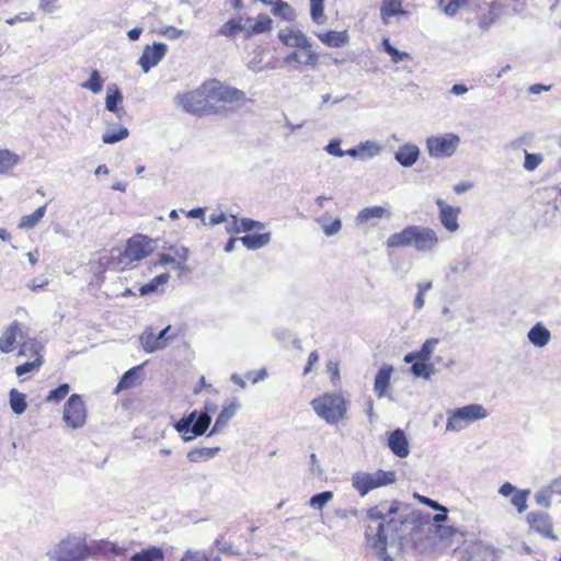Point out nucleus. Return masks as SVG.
I'll list each match as a JSON object with an SVG mask.
<instances>
[{"instance_id":"nucleus-4","label":"nucleus","mask_w":561,"mask_h":561,"mask_svg":"<svg viewBox=\"0 0 561 561\" xmlns=\"http://www.w3.org/2000/svg\"><path fill=\"white\" fill-rule=\"evenodd\" d=\"M205 89L206 92H208L209 103L213 107V114L225 113V104L240 102L245 96L243 91L225 85L218 81H210L205 83Z\"/></svg>"},{"instance_id":"nucleus-40","label":"nucleus","mask_w":561,"mask_h":561,"mask_svg":"<svg viewBox=\"0 0 561 561\" xmlns=\"http://www.w3.org/2000/svg\"><path fill=\"white\" fill-rule=\"evenodd\" d=\"M45 211H46V206H41L33 214L23 216L20 220L19 228H21V229L34 228L39 222V220L44 217Z\"/></svg>"},{"instance_id":"nucleus-62","label":"nucleus","mask_w":561,"mask_h":561,"mask_svg":"<svg viewBox=\"0 0 561 561\" xmlns=\"http://www.w3.org/2000/svg\"><path fill=\"white\" fill-rule=\"evenodd\" d=\"M183 33H184V31L179 30V28H176L174 26H168V27H165L164 30H162L160 32L161 35L167 36V37H169L171 39L179 38Z\"/></svg>"},{"instance_id":"nucleus-39","label":"nucleus","mask_w":561,"mask_h":561,"mask_svg":"<svg viewBox=\"0 0 561 561\" xmlns=\"http://www.w3.org/2000/svg\"><path fill=\"white\" fill-rule=\"evenodd\" d=\"M198 414H199V412H197L195 410V411L191 412L188 415H186V416L182 417L181 420H179L174 424L175 430L180 434H182V437L183 436H191L192 435V426L195 423V421L197 420Z\"/></svg>"},{"instance_id":"nucleus-36","label":"nucleus","mask_w":561,"mask_h":561,"mask_svg":"<svg viewBox=\"0 0 561 561\" xmlns=\"http://www.w3.org/2000/svg\"><path fill=\"white\" fill-rule=\"evenodd\" d=\"M20 161V157L8 150H0V174L9 173Z\"/></svg>"},{"instance_id":"nucleus-60","label":"nucleus","mask_w":561,"mask_h":561,"mask_svg":"<svg viewBox=\"0 0 561 561\" xmlns=\"http://www.w3.org/2000/svg\"><path fill=\"white\" fill-rule=\"evenodd\" d=\"M58 8V0H41L39 2V9L46 13H53Z\"/></svg>"},{"instance_id":"nucleus-52","label":"nucleus","mask_w":561,"mask_h":561,"mask_svg":"<svg viewBox=\"0 0 561 561\" xmlns=\"http://www.w3.org/2000/svg\"><path fill=\"white\" fill-rule=\"evenodd\" d=\"M69 389H70V387H69L68 383L60 385L56 389L49 391L48 396L46 397V402H59V401H61L68 394Z\"/></svg>"},{"instance_id":"nucleus-56","label":"nucleus","mask_w":561,"mask_h":561,"mask_svg":"<svg viewBox=\"0 0 561 561\" xmlns=\"http://www.w3.org/2000/svg\"><path fill=\"white\" fill-rule=\"evenodd\" d=\"M341 139L334 138L329 141V144L324 147V150L333 157L342 158L345 156L344 150L340 148Z\"/></svg>"},{"instance_id":"nucleus-12","label":"nucleus","mask_w":561,"mask_h":561,"mask_svg":"<svg viewBox=\"0 0 561 561\" xmlns=\"http://www.w3.org/2000/svg\"><path fill=\"white\" fill-rule=\"evenodd\" d=\"M168 46L164 43H154L152 46H146L138 65L142 71L147 73L151 68L157 66L167 55Z\"/></svg>"},{"instance_id":"nucleus-29","label":"nucleus","mask_w":561,"mask_h":561,"mask_svg":"<svg viewBox=\"0 0 561 561\" xmlns=\"http://www.w3.org/2000/svg\"><path fill=\"white\" fill-rule=\"evenodd\" d=\"M318 38L329 47L340 48L347 43V33L337 32V31H329L327 33L317 34Z\"/></svg>"},{"instance_id":"nucleus-48","label":"nucleus","mask_w":561,"mask_h":561,"mask_svg":"<svg viewBox=\"0 0 561 561\" xmlns=\"http://www.w3.org/2000/svg\"><path fill=\"white\" fill-rule=\"evenodd\" d=\"M530 494L529 490H517L512 499L511 503L513 506H515L518 511V513H523L527 508V499Z\"/></svg>"},{"instance_id":"nucleus-63","label":"nucleus","mask_w":561,"mask_h":561,"mask_svg":"<svg viewBox=\"0 0 561 561\" xmlns=\"http://www.w3.org/2000/svg\"><path fill=\"white\" fill-rule=\"evenodd\" d=\"M284 64L288 66L294 64L302 65V56L297 51H293L284 58Z\"/></svg>"},{"instance_id":"nucleus-2","label":"nucleus","mask_w":561,"mask_h":561,"mask_svg":"<svg viewBox=\"0 0 561 561\" xmlns=\"http://www.w3.org/2000/svg\"><path fill=\"white\" fill-rule=\"evenodd\" d=\"M152 251L151 240L146 236L136 234L127 241L124 252L112 257L110 265L112 268L124 271L133 263L147 257Z\"/></svg>"},{"instance_id":"nucleus-7","label":"nucleus","mask_w":561,"mask_h":561,"mask_svg":"<svg viewBox=\"0 0 561 561\" xmlns=\"http://www.w3.org/2000/svg\"><path fill=\"white\" fill-rule=\"evenodd\" d=\"M397 480L396 471L377 470L375 472H355L352 476V485L365 496L371 490L394 483Z\"/></svg>"},{"instance_id":"nucleus-46","label":"nucleus","mask_w":561,"mask_h":561,"mask_svg":"<svg viewBox=\"0 0 561 561\" xmlns=\"http://www.w3.org/2000/svg\"><path fill=\"white\" fill-rule=\"evenodd\" d=\"M128 135L129 131L126 127H119L116 130H108L104 133L102 136V140L104 144L112 145L127 138Z\"/></svg>"},{"instance_id":"nucleus-25","label":"nucleus","mask_w":561,"mask_h":561,"mask_svg":"<svg viewBox=\"0 0 561 561\" xmlns=\"http://www.w3.org/2000/svg\"><path fill=\"white\" fill-rule=\"evenodd\" d=\"M527 337L533 345L545 347L551 340V333L541 322H537L528 331Z\"/></svg>"},{"instance_id":"nucleus-13","label":"nucleus","mask_w":561,"mask_h":561,"mask_svg":"<svg viewBox=\"0 0 561 561\" xmlns=\"http://www.w3.org/2000/svg\"><path fill=\"white\" fill-rule=\"evenodd\" d=\"M527 522L533 530L542 537L557 540L552 530V522L549 514L545 512H530L527 515Z\"/></svg>"},{"instance_id":"nucleus-44","label":"nucleus","mask_w":561,"mask_h":561,"mask_svg":"<svg viewBox=\"0 0 561 561\" xmlns=\"http://www.w3.org/2000/svg\"><path fill=\"white\" fill-rule=\"evenodd\" d=\"M245 25L243 26L239 20H229L226 22L219 30V34L226 37H233L239 32L244 31Z\"/></svg>"},{"instance_id":"nucleus-24","label":"nucleus","mask_w":561,"mask_h":561,"mask_svg":"<svg viewBox=\"0 0 561 561\" xmlns=\"http://www.w3.org/2000/svg\"><path fill=\"white\" fill-rule=\"evenodd\" d=\"M392 371L393 368L390 365H386L378 370L374 382V391L378 398L386 396L387 389L390 386Z\"/></svg>"},{"instance_id":"nucleus-20","label":"nucleus","mask_w":561,"mask_h":561,"mask_svg":"<svg viewBox=\"0 0 561 561\" xmlns=\"http://www.w3.org/2000/svg\"><path fill=\"white\" fill-rule=\"evenodd\" d=\"M388 446L391 451L400 458L407 457L410 453L407 436L400 428L390 434L388 438Z\"/></svg>"},{"instance_id":"nucleus-31","label":"nucleus","mask_w":561,"mask_h":561,"mask_svg":"<svg viewBox=\"0 0 561 561\" xmlns=\"http://www.w3.org/2000/svg\"><path fill=\"white\" fill-rule=\"evenodd\" d=\"M240 241L248 250H257L267 245L271 241V233L247 234L240 238Z\"/></svg>"},{"instance_id":"nucleus-51","label":"nucleus","mask_w":561,"mask_h":561,"mask_svg":"<svg viewBox=\"0 0 561 561\" xmlns=\"http://www.w3.org/2000/svg\"><path fill=\"white\" fill-rule=\"evenodd\" d=\"M466 3L467 0H450L446 5H444V0H439L438 7L444 11L445 14L454 16Z\"/></svg>"},{"instance_id":"nucleus-14","label":"nucleus","mask_w":561,"mask_h":561,"mask_svg":"<svg viewBox=\"0 0 561 561\" xmlns=\"http://www.w3.org/2000/svg\"><path fill=\"white\" fill-rule=\"evenodd\" d=\"M439 209V220L444 228L449 232H455L459 229L458 217L460 207H454L445 203L442 198L436 201Z\"/></svg>"},{"instance_id":"nucleus-57","label":"nucleus","mask_w":561,"mask_h":561,"mask_svg":"<svg viewBox=\"0 0 561 561\" xmlns=\"http://www.w3.org/2000/svg\"><path fill=\"white\" fill-rule=\"evenodd\" d=\"M239 222H240V230L244 231V232L251 231L253 229L261 230L264 228V225L261 221H256L251 218H242V219H240Z\"/></svg>"},{"instance_id":"nucleus-49","label":"nucleus","mask_w":561,"mask_h":561,"mask_svg":"<svg viewBox=\"0 0 561 561\" xmlns=\"http://www.w3.org/2000/svg\"><path fill=\"white\" fill-rule=\"evenodd\" d=\"M333 499V493L331 491H324L318 494H314L309 504L312 508L322 511V508Z\"/></svg>"},{"instance_id":"nucleus-35","label":"nucleus","mask_w":561,"mask_h":561,"mask_svg":"<svg viewBox=\"0 0 561 561\" xmlns=\"http://www.w3.org/2000/svg\"><path fill=\"white\" fill-rule=\"evenodd\" d=\"M330 216L328 214L318 218V224L321 226L325 236L331 237L339 233L342 229V221L340 218H335L330 220Z\"/></svg>"},{"instance_id":"nucleus-38","label":"nucleus","mask_w":561,"mask_h":561,"mask_svg":"<svg viewBox=\"0 0 561 561\" xmlns=\"http://www.w3.org/2000/svg\"><path fill=\"white\" fill-rule=\"evenodd\" d=\"M411 373L415 377H422L424 379H430L432 375L435 373V366L427 360H414L412 362Z\"/></svg>"},{"instance_id":"nucleus-34","label":"nucleus","mask_w":561,"mask_h":561,"mask_svg":"<svg viewBox=\"0 0 561 561\" xmlns=\"http://www.w3.org/2000/svg\"><path fill=\"white\" fill-rule=\"evenodd\" d=\"M10 408L15 414H22L27 408L26 396L16 389H11L9 392Z\"/></svg>"},{"instance_id":"nucleus-9","label":"nucleus","mask_w":561,"mask_h":561,"mask_svg":"<svg viewBox=\"0 0 561 561\" xmlns=\"http://www.w3.org/2000/svg\"><path fill=\"white\" fill-rule=\"evenodd\" d=\"M179 103L182 105L185 112L194 115L202 116L213 114V107L209 103L208 92H206L205 83L194 91L180 95Z\"/></svg>"},{"instance_id":"nucleus-18","label":"nucleus","mask_w":561,"mask_h":561,"mask_svg":"<svg viewBox=\"0 0 561 561\" xmlns=\"http://www.w3.org/2000/svg\"><path fill=\"white\" fill-rule=\"evenodd\" d=\"M123 103V94L115 83H110L106 87L105 108L115 113L118 118L125 114L124 108L118 106Z\"/></svg>"},{"instance_id":"nucleus-41","label":"nucleus","mask_w":561,"mask_h":561,"mask_svg":"<svg viewBox=\"0 0 561 561\" xmlns=\"http://www.w3.org/2000/svg\"><path fill=\"white\" fill-rule=\"evenodd\" d=\"M359 150L362 152V161H365L378 156L382 150V146L377 141L366 140L359 144Z\"/></svg>"},{"instance_id":"nucleus-30","label":"nucleus","mask_w":561,"mask_h":561,"mask_svg":"<svg viewBox=\"0 0 561 561\" xmlns=\"http://www.w3.org/2000/svg\"><path fill=\"white\" fill-rule=\"evenodd\" d=\"M211 422V416L208 414V411H201L197 420L192 426V435L191 436H183L184 442H191L196 436L203 435L207 428L209 427Z\"/></svg>"},{"instance_id":"nucleus-8","label":"nucleus","mask_w":561,"mask_h":561,"mask_svg":"<svg viewBox=\"0 0 561 561\" xmlns=\"http://www.w3.org/2000/svg\"><path fill=\"white\" fill-rule=\"evenodd\" d=\"M402 525L403 522L401 519L390 518L387 523H380L377 533L369 539L370 547L382 561H392V558L387 552L388 536L389 534L398 533Z\"/></svg>"},{"instance_id":"nucleus-37","label":"nucleus","mask_w":561,"mask_h":561,"mask_svg":"<svg viewBox=\"0 0 561 561\" xmlns=\"http://www.w3.org/2000/svg\"><path fill=\"white\" fill-rule=\"evenodd\" d=\"M130 561H164V554L160 548L150 547L134 554Z\"/></svg>"},{"instance_id":"nucleus-26","label":"nucleus","mask_w":561,"mask_h":561,"mask_svg":"<svg viewBox=\"0 0 561 561\" xmlns=\"http://www.w3.org/2000/svg\"><path fill=\"white\" fill-rule=\"evenodd\" d=\"M408 11L402 9L401 0H383L380 8V18L385 25L389 24V19L394 15H408Z\"/></svg>"},{"instance_id":"nucleus-59","label":"nucleus","mask_w":561,"mask_h":561,"mask_svg":"<svg viewBox=\"0 0 561 561\" xmlns=\"http://www.w3.org/2000/svg\"><path fill=\"white\" fill-rule=\"evenodd\" d=\"M306 51L301 54L302 56V65L306 66H316L318 62V54L311 50L310 48H305Z\"/></svg>"},{"instance_id":"nucleus-42","label":"nucleus","mask_w":561,"mask_h":561,"mask_svg":"<svg viewBox=\"0 0 561 561\" xmlns=\"http://www.w3.org/2000/svg\"><path fill=\"white\" fill-rule=\"evenodd\" d=\"M140 367H134L127 370L121 378L116 390L129 389L136 385V380L139 377Z\"/></svg>"},{"instance_id":"nucleus-53","label":"nucleus","mask_w":561,"mask_h":561,"mask_svg":"<svg viewBox=\"0 0 561 561\" xmlns=\"http://www.w3.org/2000/svg\"><path fill=\"white\" fill-rule=\"evenodd\" d=\"M552 491L549 488V485L546 489H541L538 491L535 495L536 503L539 506H542L545 508H549L551 506V495Z\"/></svg>"},{"instance_id":"nucleus-32","label":"nucleus","mask_w":561,"mask_h":561,"mask_svg":"<svg viewBox=\"0 0 561 561\" xmlns=\"http://www.w3.org/2000/svg\"><path fill=\"white\" fill-rule=\"evenodd\" d=\"M219 451V447L193 448L187 453V459L191 462L207 461L214 458Z\"/></svg>"},{"instance_id":"nucleus-27","label":"nucleus","mask_w":561,"mask_h":561,"mask_svg":"<svg viewBox=\"0 0 561 561\" xmlns=\"http://www.w3.org/2000/svg\"><path fill=\"white\" fill-rule=\"evenodd\" d=\"M239 409V404L236 402L230 403L227 407H224L218 417L216 419L215 425L211 428L209 436L220 433L229 423V421L234 416Z\"/></svg>"},{"instance_id":"nucleus-58","label":"nucleus","mask_w":561,"mask_h":561,"mask_svg":"<svg viewBox=\"0 0 561 561\" xmlns=\"http://www.w3.org/2000/svg\"><path fill=\"white\" fill-rule=\"evenodd\" d=\"M101 549L103 552H112L115 556H123L126 551L125 548L110 541L102 542Z\"/></svg>"},{"instance_id":"nucleus-28","label":"nucleus","mask_w":561,"mask_h":561,"mask_svg":"<svg viewBox=\"0 0 561 561\" xmlns=\"http://www.w3.org/2000/svg\"><path fill=\"white\" fill-rule=\"evenodd\" d=\"M21 333L20 325L16 321L12 322L0 337V351L10 353L16 342L18 335Z\"/></svg>"},{"instance_id":"nucleus-47","label":"nucleus","mask_w":561,"mask_h":561,"mask_svg":"<svg viewBox=\"0 0 561 561\" xmlns=\"http://www.w3.org/2000/svg\"><path fill=\"white\" fill-rule=\"evenodd\" d=\"M383 50L391 57L392 62L398 64L404 59H408L410 56L405 51H400L396 47H393L388 38L382 41Z\"/></svg>"},{"instance_id":"nucleus-45","label":"nucleus","mask_w":561,"mask_h":561,"mask_svg":"<svg viewBox=\"0 0 561 561\" xmlns=\"http://www.w3.org/2000/svg\"><path fill=\"white\" fill-rule=\"evenodd\" d=\"M272 12L275 15H279L282 19L287 20V21L293 20L295 16V13H294V10L291 9V7L283 0H277L274 3Z\"/></svg>"},{"instance_id":"nucleus-23","label":"nucleus","mask_w":561,"mask_h":561,"mask_svg":"<svg viewBox=\"0 0 561 561\" xmlns=\"http://www.w3.org/2000/svg\"><path fill=\"white\" fill-rule=\"evenodd\" d=\"M439 343V340L436 339V337H432V339H428L426 340L422 347L420 348V351L417 352H411V353H408L405 356H404V362L405 363H412L414 360H430L437 344Z\"/></svg>"},{"instance_id":"nucleus-6","label":"nucleus","mask_w":561,"mask_h":561,"mask_svg":"<svg viewBox=\"0 0 561 561\" xmlns=\"http://www.w3.org/2000/svg\"><path fill=\"white\" fill-rule=\"evenodd\" d=\"M486 409L479 403H471L462 408L448 411L446 423L447 432H460L469 424L488 417Z\"/></svg>"},{"instance_id":"nucleus-17","label":"nucleus","mask_w":561,"mask_h":561,"mask_svg":"<svg viewBox=\"0 0 561 561\" xmlns=\"http://www.w3.org/2000/svg\"><path fill=\"white\" fill-rule=\"evenodd\" d=\"M392 213L389 208L383 206H369L363 208L356 216L357 225L371 224L376 225L382 218L389 219Z\"/></svg>"},{"instance_id":"nucleus-64","label":"nucleus","mask_w":561,"mask_h":561,"mask_svg":"<svg viewBox=\"0 0 561 561\" xmlns=\"http://www.w3.org/2000/svg\"><path fill=\"white\" fill-rule=\"evenodd\" d=\"M549 488L551 489L553 494L561 495V476L556 478V479H553L550 482Z\"/></svg>"},{"instance_id":"nucleus-5","label":"nucleus","mask_w":561,"mask_h":561,"mask_svg":"<svg viewBox=\"0 0 561 561\" xmlns=\"http://www.w3.org/2000/svg\"><path fill=\"white\" fill-rule=\"evenodd\" d=\"M316 413L329 424H336L346 413V401L336 393H327L311 401Z\"/></svg>"},{"instance_id":"nucleus-33","label":"nucleus","mask_w":561,"mask_h":561,"mask_svg":"<svg viewBox=\"0 0 561 561\" xmlns=\"http://www.w3.org/2000/svg\"><path fill=\"white\" fill-rule=\"evenodd\" d=\"M170 279V275L168 273L158 275L153 277L149 283L145 284L140 287L139 291L141 296H147L153 293L163 291V287Z\"/></svg>"},{"instance_id":"nucleus-50","label":"nucleus","mask_w":561,"mask_h":561,"mask_svg":"<svg viewBox=\"0 0 561 561\" xmlns=\"http://www.w3.org/2000/svg\"><path fill=\"white\" fill-rule=\"evenodd\" d=\"M543 161V156L541 153H529L525 151V160H524V169L526 171H535Z\"/></svg>"},{"instance_id":"nucleus-16","label":"nucleus","mask_w":561,"mask_h":561,"mask_svg":"<svg viewBox=\"0 0 561 561\" xmlns=\"http://www.w3.org/2000/svg\"><path fill=\"white\" fill-rule=\"evenodd\" d=\"M279 41L289 47L296 48H311V43L307 35L300 30L285 28L278 32Z\"/></svg>"},{"instance_id":"nucleus-55","label":"nucleus","mask_w":561,"mask_h":561,"mask_svg":"<svg viewBox=\"0 0 561 561\" xmlns=\"http://www.w3.org/2000/svg\"><path fill=\"white\" fill-rule=\"evenodd\" d=\"M310 14L313 22H323V2L310 1Z\"/></svg>"},{"instance_id":"nucleus-10","label":"nucleus","mask_w":561,"mask_h":561,"mask_svg":"<svg viewBox=\"0 0 561 561\" xmlns=\"http://www.w3.org/2000/svg\"><path fill=\"white\" fill-rule=\"evenodd\" d=\"M460 138L456 134L435 135L426 139V148L432 158H448L454 154Z\"/></svg>"},{"instance_id":"nucleus-11","label":"nucleus","mask_w":561,"mask_h":561,"mask_svg":"<svg viewBox=\"0 0 561 561\" xmlns=\"http://www.w3.org/2000/svg\"><path fill=\"white\" fill-rule=\"evenodd\" d=\"M62 419L71 428H80L85 424L87 410L79 394H72L64 407Z\"/></svg>"},{"instance_id":"nucleus-19","label":"nucleus","mask_w":561,"mask_h":561,"mask_svg":"<svg viewBox=\"0 0 561 561\" xmlns=\"http://www.w3.org/2000/svg\"><path fill=\"white\" fill-rule=\"evenodd\" d=\"M400 507L399 501H392L388 503L387 501L379 503L378 505L369 508L367 511V517L370 520H383L387 517H391L397 514Z\"/></svg>"},{"instance_id":"nucleus-54","label":"nucleus","mask_w":561,"mask_h":561,"mask_svg":"<svg viewBox=\"0 0 561 561\" xmlns=\"http://www.w3.org/2000/svg\"><path fill=\"white\" fill-rule=\"evenodd\" d=\"M42 365V359L39 356L36 357L33 362H27L25 364L19 365L15 367V374L21 377L25 374H28L37 368H39Z\"/></svg>"},{"instance_id":"nucleus-61","label":"nucleus","mask_w":561,"mask_h":561,"mask_svg":"<svg viewBox=\"0 0 561 561\" xmlns=\"http://www.w3.org/2000/svg\"><path fill=\"white\" fill-rule=\"evenodd\" d=\"M181 561H208V559L203 552L187 551Z\"/></svg>"},{"instance_id":"nucleus-22","label":"nucleus","mask_w":561,"mask_h":561,"mask_svg":"<svg viewBox=\"0 0 561 561\" xmlns=\"http://www.w3.org/2000/svg\"><path fill=\"white\" fill-rule=\"evenodd\" d=\"M420 157V150L417 146L407 144L401 146L394 153V159L405 168L412 167Z\"/></svg>"},{"instance_id":"nucleus-3","label":"nucleus","mask_w":561,"mask_h":561,"mask_svg":"<svg viewBox=\"0 0 561 561\" xmlns=\"http://www.w3.org/2000/svg\"><path fill=\"white\" fill-rule=\"evenodd\" d=\"M90 548L78 537H66L47 551L50 561H83L90 556Z\"/></svg>"},{"instance_id":"nucleus-15","label":"nucleus","mask_w":561,"mask_h":561,"mask_svg":"<svg viewBox=\"0 0 561 561\" xmlns=\"http://www.w3.org/2000/svg\"><path fill=\"white\" fill-rule=\"evenodd\" d=\"M171 327L164 328L158 335L152 332H145L141 336L142 347L147 353L164 348L172 337L169 335Z\"/></svg>"},{"instance_id":"nucleus-21","label":"nucleus","mask_w":561,"mask_h":561,"mask_svg":"<svg viewBox=\"0 0 561 561\" xmlns=\"http://www.w3.org/2000/svg\"><path fill=\"white\" fill-rule=\"evenodd\" d=\"M272 25L273 20L266 14H260L254 23H252V20L249 18L244 28L245 36L251 37L270 32L272 30Z\"/></svg>"},{"instance_id":"nucleus-1","label":"nucleus","mask_w":561,"mask_h":561,"mask_svg":"<svg viewBox=\"0 0 561 561\" xmlns=\"http://www.w3.org/2000/svg\"><path fill=\"white\" fill-rule=\"evenodd\" d=\"M439 243L436 231L424 226H408L392 233L386 241L388 248L411 247L419 252H433Z\"/></svg>"},{"instance_id":"nucleus-43","label":"nucleus","mask_w":561,"mask_h":561,"mask_svg":"<svg viewBox=\"0 0 561 561\" xmlns=\"http://www.w3.org/2000/svg\"><path fill=\"white\" fill-rule=\"evenodd\" d=\"M103 79L98 70H92L89 80L81 83V88L90 90L92 93L98 94L102 91Z\"/></svg>"}]
</instances>
